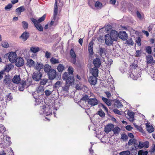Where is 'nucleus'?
<instances>
[{"instance_id":"1","label":"nucleus","mask_w":155,"mask_h":155,"mask_svg":"<svg viewBox=\"0 0 155 155\" xmlns=\"http://www.w3.org/2000/svg\"><path fill=\"white\" fill-rule=\"evenodd\" d=\"M69 74L68 73L65 72L62 75V78L64 80H66V85L62 87V90L67 91L69 88L70 85L73 84L74 82V79L73 77L69 76Z\"/></svg>"},{"instance_id":"2","label":"nucleus","mask_w":155,"mask_h":155,"mask_svg":"<svg viewBox=\"0 0 155 155\" xmlns=\"http://www.w3.org/2000/svg\"><path fill=\"white\" fill-rule=\"evenodd\" d=\"M53 109V108H51V111H50V107L48 106L44 105L42 106H40L39 112L40 114H44L46 116H48L52 114V110Z\"/></svg>"},{"instance_id":"3","label":"nucleus","mask_w":155,"mask_h":155,"mask_svg":"<svg viewBox=\"0 0 155 155\" xmlns=\"http://www.w3.org/2000/svg\"><path fill=\"white\" fill-rule=\"evenodd\" d=\"M5 57H8L10 62L14 63L17 58V55L16 52L11 51L6 54Z\"/></svg>"},{"instance_id":"4","label":"nucleus","mask_w":155,"mask_h":155,"mask_svg":"<svg viewBox=\"0 0 155 155\" xmlns=\"http://www.w3.org/2000/svg\"><path fill=\"white\" fill-rule=\"evenodd\" d=\"M58 14V6L57 1L56 0L55 1V2L54 5V14H53V18L51 21L50 24V26L53 25L54 24V23L55 21V20L56 19L57 15Z\"/></svg>"},{"instance_id":"5","label":"nucleus","mask_w":155,"mask_h":155,"mask_svg":"<svg viewBox=\"0 0 155 155\" xmlns=\"http://www.w3.org/2000/svg\"><path fill=\"white\" fill-rule=\"evenodd\" d=\"M31 20L34 24L36 28L38 31H43V27L41 25L39 24V23L38 22V21H37V20L33 18H31Z\"/></svg>"},{"instance_id":"6","label":"nucleus","mask_w":155,"mask_h":155,"mask_svg":"<svg viewBox=\"0 0 155 155\" xmlns=\"http://www.w3.org/2000/svg\"><path fill=\"white\" fill-rule=\"evenodd\" d=\"M47 74L50 80H53L56 77L57 72L55 69L53 68L47 73Z\"/></svg>"},{"instance_id":"7","label":"nucleus","mask_w":155,"mask_h":155,"mask_svg":"<svg viewBox=\"0 0 155 155\" xmlns=\"http://www.w3.org/2000/svg\"><path fill=\"white\" fill-rule=\"evenodd\" d=\"M14 62L15 65L18 67L22 66L24 65L25 63L24 60L21 57L17 58Z\"/></svg>"},{"instance_id":"8","label":"nucleus","mask_w":155,"mask_h":155,"mask_svg":"<svg viewBox=\"0 0 155 155\" xmlns=\"http://www.w3.org/2000/svg\"><path fill=\"white\" fill-rule=\"evenodd\" d=\"M42 74L40 71L35 72L33 73L32 78L33 79L36 81H38L41 78Z\"/></svg>"},{"instance_id":"9","label":"nucleus","mask_w":155,"mask_h":155,"mask_svg":"<svg viewBox=\"0 0 155 155\" xmlns=\"http://www.w3.org/2000/svg\"><path fill=\"white\" fill-rule=\"evenodd\" d=\"M3 83L9 89H11L13 87V84L11 79L8 77H6L4 79Z\"/></svg>"},{"instance_id":"10","label":"nucleus","mask_w":155,"mask_h":155,"mask_svg":"<svg viewBox=\"0 0 155 155\" xmlns=\"http://www.w3.org/2000/svg\"><path fill=\"white\" fill-rule=\"evenodd\" d=\"M105 40L106 44L110 46L112 45L114 41L113 39L110 36L109 34H107L105 36Z\"/></svg>"},{"instance_id":"11","label":"nucleus","mask_w":155,"mask_h":155,"mask_svg":"<svg viewBox=\"0 0 155 155\" xmlns=\"http://www.w3.org/2000/svg\"><path fill=\"white\" fill-rule=\"evenodd\" d=\"M87 96L85 95L83 97L81 100L80 102L81 103V106L84 109L86 110L87 107Z\"/></svg>"},{"instance_id":"12","label":"nucleus","mask_w":155,"mask_h":155,"mask_svg":"<svg viewBox=\"0 0 155 155\" xmlns=\"http://www.w3.org/2000/svg\"><path fill=\"white\" fill-rule=\"evenodd\" d=\"M119 37L123 40H125L128 38V35L125 31H120L118 34Z\"/></svg>"},{"instance_id":"13","label":"nucleus","mask_w":155,"mask_h":155,"mask_svg":"<svg viewBox=\"0 0 155 155\" xmlns=\"http://www.w3.org/2000/svg\"><path fill=\"white\" fill-rule=\"evenodd\" d=\"M35 64V62L33 60L31 59H27L26 63V66L27 67L29 68H34Z\"/></svg>"},{"instance_id":"14","label":"nucleus","mask_w":155,"mask_h":155,"mask_svg":"<svg viewBox=\"0 0 155 155\" xmlns=\"http://www.w3.org/2000/svg\"><path fill=\"white\" fill-rule=\"evenodd\" d=\"M146 59L147 64H151L153 65L155 62V61L153 60V58L151 55H149L147 56Z\"/></svg>"},{"instance_id":"15","label":"nucleus","mask_w":155,"mask_h":155,"mask_svg":"<svg viewBox=\"0 0 155 155\" xmlns=\"http://www.w3.org/2000/svg\"><path fill=\"white\" fill-rule=\"evenodd\" d=\"M93 63L95 67L99 68L101 65V62L99 58L94 59L93 61Z\"/></svg>"},{"instance_id":"16","label":"nucleus","mask_w":155,"mask_h":155,"mask_svg":"<svg viewBox=\"0 0 155 155\" xmlns=\"http://www.w3.org/2000/svg\"><path fill=\"white\" fill-rule=\"evenodd\" d=\"M88 103L92 106L97 105L98 104V101L95 98H88Z\"/></svg>"},{"instance_id":"17","label":"nucleus","mask_w":155,"mask_h":155,"mask_svg":"<svg viewBox=\"0 0 155 155\" xmlns=\"http://www.w3.org/2000/svg\"><path fill=\"white\" fill-rule=\"evenodd\" d=\"M127 118L131 122H133L134 120V113L130 110H129L127 111Z\"/></svg>"},{"instance_id":"18","label":"nucleus","mask_w":155,"mask_h":155,"mask_svg":"<svg viewBox=\"0 0 155 155\" xmlns=\"http://www.w3.org/2000/svg\"><path fill=\"white\" fill-rule=\"evenodd\" d=\"M97 77L95 76H91L89 77L88 81L91 85H95L97 82Z\"/></svg>"},{"instance_id":"19","label":"nucleus","mask_w":155,"mask_h":155,"mask_svg":"<svg viewBox=\"0 0 155 155\" xmlns=\"http://www.w3.org/2000/svg\"><path fill=\"white\" fill-rule=\"evenodd\" d=\"M110 36L113 39V41H115L118 36V32L115 30H112L110 33Z\"/></svg>"},{"instance_id":"20","label":"nucleus","mask_w":155,"mask_h":155,"mask_svg":"<svg viewBox=\"0 0 155 155\" xmlns=\"http://www.w3.org/2000/svg\"><path fill=\"white\" fill-rule=\"evenodd\" d=\"M21 80L19 75H15L12 79V82L15 84H19Z\"/></svg>"},{"instance_id":"21","label":"nucleus","mask_w":155,"mask_h":155,"mask_svg":"<svg viewBox=\"0 0 155 155\" xmlns=\"http://www.w3.org/2000/svg\"><path fill=\"white\" fill-rule=\"evenodd\" d=\"M29 36V33L25 31L22 33L20 37V38L22 39L23 41H25L27 40Z\"/></svg>"},{"instance_id":"22","label":"nucleus","mask_w":155,"mask_h":155,"mask_svg":"<svg viewBox=\"0 0 155 155\" xmlns=\"http://www.w3.org/2000/svg\"><path fill=\"white\" fill-rule=\"evenodd\" d=\"M113 128H114V125L113 124H109L107 125L104 128V131L106 132L109 133L112 130Z\"/></svg>"},{"instance_id":"23","label":"nucleus","mask_w":155,"mask_h":155,"mask_svg":"<svg viewBox=\"0 0 155 155\" xmlns=\"http://www.w3.org/2000/svg\"><path fill=\"white\" fill-rule=\"evenodd\" d=\"M91 72L93 75V76L97 77L98 76V70L97 68L94 67L92 68L91 70Z\"/></svg>"},{"instance_id":"24","label":"nucleus","mask_w":155,"mask_h":155,"mask_svg":"<svg viewBox=\"0 0 155 155\" xmlns=\"http://www.w3.org/2000/svg\"><path fill=\"white\" fill-rule=\"evenodd\" d=\"M43 65L42 64L37 62V63L35 64L34 67V68L40 71V70L43 68Z\"/></svg>"},{"instance_id":"25","label":"nucleus","mask_w":155,"mask_h":155,"mask_svg":"<svg viewBox=\"0 0 155 155\" xmlns=\"http://www.w3.org/2000/svg\"><path fill=\"white\" fill-rule=\"evenodd\" d=\"M70 54L72 58V60L71 61L72 62L73 64H75L76 61V57L75 54L73 49H71V50Z\"/></svg>"},{"instance_id":"26","label":"nucleus","mask_w":155,"mask_h":155,"mask_svg":"<svg viewBox=\"0 0 155 155\" xmlns=\"http://www.w3.org/2000/svg\"><path fill=\"white\" fill-rule=\"evenodd\" d=\"M14 67V65L12 64H7L5 67V71L7 72H8Z\"/></svg>"},{"instance_id":"27","label":"nucleus","mask_w":155,"mask_h":155,"mask_svg":"<svg viewBox=\"0 0 155 155\" xmlns=\"http://www.w3.org/2000/svg\"><path fill=\"white\" fill-rule=\"evenodd\" d=\"M43 87L41 86H39L36 89V92L37 93L40 95H41L43 93L44 91Z\"/></svg>"},{"instance_id":"28","label":"nucleus","mask_w":155,"mask_h":155,"mask_svg":"<svg viewBox=\"0 0 155 155\" xmlns=\"http://www.w3.org/2000/svg\"><path fill=\"white\" fill-rule=\"evenodd\" d=\"M43 69L44 71L48 73L49 72L52 68L51 66L48 64H46L44 66H43Z\"/></svg>"},{"instance_id":"29","label":"nucleus","mask_w":155,"mask_h":155,"mask_svg":"<svg viewBox=\"0 0 155 155\" xmlns=\"http://www.w3.org/2000/svg\"><path fill=\"white\" fill-rule=\"evenodd\" d=\"M93 43L92 41L90 42L89 44L88 50L91 55H93L94 53L93 49Z\"/></svg>"},{"instance_id":"30","label":"nucleus","mask_w":155,"mask_h":155,"mask_svg":"<svg viewBox=\"0 0 155 155\" xmlns=\"http://www.w3.org/2000/svg\"><path fill=\"white\" fill-rule=\"evenodd\" d=\"M25 10V8L24 7L22 6L17 8L15 11L18 15H20L21 12H24Z\"/></svg>"},{"instance_id":"31","label":"nucleus","mask_w":155,"mask_h":155,"mask_svg":"<svg viewBox=\"0 0 155 155\" xmlns=\"http://www.w3.org/2000/svg\"><path fill=\"white\" fill-rule=\"evenodd\" d=\"M146 127L147 130L148 132L151 133L154 131V128L152 126H150L147 123L146 124Z\"/></svg>"},{"instance_id":"32","label":"nucleus","mask_w":155,"mask_h":155,"mask_svg":"<svg viewBox=\"0 0 155 155\" xmlns=\"http://www.w3.org/2000/svg\"><path fill=\"white\" fill-rule=\"evenodd\" d=\"M23 82L25 85L26 88L31 85L32 84L31 80V79H28L27 81H23Z\"/></svg>"},{"instance_id":"33","label":"nucleus","mask_w":155,"mask_h":155,"mask_svg":"<svg viewBox=\"0 0 155 155\" xmlns=\"http://www.w3.org/2000/svg\"><path fill=\"white\" fill-rule=\"evenodd\" d=\"M39 48L38 47L32 46L31 47L30 50L31 52L34 53H36L39 51Z\"/></svg>"},{"instance_id":"34","label":"nucleus","mask_w":155,"mask_h":155,"mask_svg":"<svg viewBox=\"0 0 155 155\" xmlns=\"http://www.w3.org/2000/svg\"><path fill=\"white\" fill-rule=\"evenodd\" d=\"M145 50L146 52L148 54H150L152 52L151 47L150 46L145 47Z\"/></svg>"},{"instance_id":"35","label":"nucleus","mask_w":155,"mask_h":155,"mask_svg":"<svg viewBox=\"0 0 155 155\" xmlns=\"http://www.w3.org/2000/svg\"><path fill=\"white\" fill-rule=\"evenodd\" d=\"M114 106L117 108H121L123 107V106L120 102L119 100H117L114 103Z\"/></svg>"},{"instance_id":"36","label":"nucleus","mask_w":155,"mask_h":155,"mask_svg":"<svg viewBox=\"0 0 155 155\" xmlns=\"http://www.w3.org/2000/svg\"><path fill=\"white\" fill-rule=\"evenodd\" d=\"M57 69L59 72H61L64 70V67L63 64H60L58 66Z\"/></svg>"},{"instance_id":"37","label":"nucleus","mask_w":155,"mask_h":155,"mask_svg":"<svg viewBox=\"0 0 155 155\" xmlns=\"http://www.w3.org/2000/svg\"><path fill=\"white\" fill-rule=\"evenodd\" d=\"M50 61L52 64H56L59 63V60L56 59L54 57L52 58L50 60Z\"/></svg>"},{"instance_id":"38","label":"nucleus","mask_w":155,"mask_h":155,"mask_svg":"<svg viewBox=\"0 0 155 155\" xmlns=\"http://www.w3.org/2000/svg\"><path fill=\"white\" fill-rule=\"evenodd\" d=\"M25 87H26L23 81H22L19 85L18 87L19 90L20 91H23Z\"/></svg>"},{"instance_id":"39","label":"nucleus","mask_w":155,"mask_h":155,"mask_svg":"<svg viewBox=\"0 0 155 155\" xmlns=\"http://www.w3.org/2000/svg\"><path fill=\"white\" fill-rule=\"evenodd\" d=\"M102 4L99 1H97L95 3V6L98 9L101 8L102 7Z\"/></svg>"},{"instance_id":"40","label":"nucleus","mask_w":155,"mask_h":155,"mask_svg":"<svg viewBox=\"0 0 155 155\" xmlns=\"http://www.w3.org/2000/svg\"><path fill=\"white\" fill-rule=\"evenodd\" d=\"M137 140L136 139H130L128 142L129 145H132L133 144H135L137 142Z\"/></svg>"},{"instance_id":"41","label":"nucleus","mask_w":155,"mask_h":155,"mask_svg":"<svg viewBox=\"0 0 155 155\" xmlns=\"http://www.w3.org/2000/svg\"><path fill=\"white\" fill-rule=\"evenodd\" d=\"M120 128L118 127L114 128L112 130L114 134H118L119 132L120 131Z\"/></svg>"},{"instance_id":"42","label":"nucleus","mask_w":155,"mask_h":155,"mask_svg":"<svg viewBox=\"0 0 155 155\" xmlns=\"http://www.w3.org/2000/svg\"><path fill=\"white\" fill-rule=\"evenodd\" d=\"M147 151H144L143 150H140L138 152V155H147Z\"/></svg>"},{"instance_id":"43","label":"nucleus","mask_w":155,"mask_h":155,"mask_svg":"<svg viewBox=\"0 0 155 155\" xmlns=\"http://www.w3.org/2000/svg\"><path fill=\"white\" fill-rule=\"evenodd\" d=\"M106 31L108 32L111 30L112 28V26L110 25H108L104 27Z\"/></svg>"},{"instance_id":"44","label":"nucleus","mask_w":155,"mask_h":155,"mask_svg":"<svg viewBox=\"0 0 155 155\" xmlns=\"http://www.w3.org/2000/svg\"><path fill=\"white\" fill-rule=\"evenodd\" d=\"M98 114L101 117H104L105 116V113L101 109H100L97 112Z\"/></svg>"},{"instance_id":"45","label":"nucleus","mask_w":155,"mask_h":155,"mask_svg":"<svg viewBox=\"0 0 155 155\" xmlns=\"http://www.w3.org/2000/svg\"><path fill=\"white\" fill-rule=\"evenodd\" d=\"M22 26L23 28L26 29H27L28 27V24L27 22L25 21H23L22 22Z\"/></svg>"},{"instance_id":"46","label":"nucleus","mask_w":155,"mask_h":155,"mask_svg":"<svg viewBox=\"0 0 155 155\" xmlns=\"http://www.w3.org/2000/svg\"><path fill=\"white\" fill-rule=\"evenodd\" d=\"M130 153V151L129 150L123 151L119 153V155H129Z\"/></svg>"},{"instance_id":"47","label":"nucleus","mask_w":155,"mask_h":155,"mask_svg":"<svg viewBox=\"0 0 155 155\" xmlns=\"http://www.w3.org/2000/svg\"><path fill=\"white\" fill-rule=\"evenodd\" d=\"M62 82L60 81H57L55 84L54 85V87L55 88H59L60 87Z\"/></svg>"},{"instance_id":"48","label":"nucleus","mask_w":155,"mask_h":155,"mask_svg":"<svg viewBox=\"0 0 155 155\" xmlns=\"http://www.w3.org/2000/svg\"><path fill=\"white\" fill-rule=\"evenodd\" d=\"M1 45L4 48H7L9 46L8 43L6 41H3L1 43Z\"/></svg>"},{"instance_id":"49","label":"nucleus","mask_w":155,"mask_h":155,"mask_svg":"<svg viewBox=\"0 0 155 155\" xmlns=\"http://www.w3.org/2000/svg\"><path fill=\"white\" fill-rule=\"evenodd\" d=\"M5 139L6 141H4V142L7 143L8 144H10V137H8L7 136H5L4 137V140Z\"/></svg>"},{"instance_id":"50","label":"nucleus","mask_w":155,"mask_h":155,"mask_svg":"<svg viewBox=\"0 0 155 155\" xmlns=\"http://www.w3.org/2000/svg\"><path fill=\"white\" fill-rule=\"evenodd\" d=\"M52 90L50 91L49 90H47L45 91V93L46 96H48L52 93Z\"/></svg>"},{"instance_id":"51","label":"nucleus","mask_w":155,"mask_h":155,"mask_svg":"<svg viewBox=\"0 0 155 155\" xmlns=\"http://www.w3.org/2000/svg\"><path fill=\"white\" fill-rule=\"evenodd\" d=\"M5 131V128L3 125L0 124V132L3 133Z\"/></svg>"},{"instance_id":"52","label":"nucleus","mask_w":155,"mask_h":155,"mask_svg":"<svg viewBox=\"0 0 155 155\" xmlns=\"http://www.w3.org/2000/svg\"><path fill=\"white\" fill-rule=\"evenodd\" d=\"M91 147L89 149V150L90 152V153L92 155H94L93 154H94V150L92 149V148L93 146L94 145V143H93L91 142Z\"/></svg>"},{"instance_id":"53","label":"nucleus","mask_w":155,"mask_h":155,"mask_svg":"<svg viewBox=\"0 0 155 155\" xmlns=\"http://www.w3.org/2000/svg\"><path fill=\"white\" fill-rule=\"evenodd\" d=\"M141 39L140 37H138L136 40V42L138 46L141 45Z\"/></svg>"},{"instance_id":"54","label":"nucleus","mask_w":155,"mask_h":155,"mask_svg":"<svg viewBox=\"0 0 155 155\" xmlns=\"http://www.w3.org/2000/svg\"><path fill=\"white\" fill-rule=\"evenodd\" d=\"M128 137L125 134H122L121 135V139L125 140H127Z\"/></svg>"},{"instance_id":"55","label":"nucleus","mask_w":155,"mask_h":155,"mask_svg":"<svg viewBox=\"0 0 155 155\" xmlns=\"http://www.w3.org/2000/svg\"><path fill=\"white\" fill-rule=\"evenodd\" d=\"M46 17V15H44L42 16L39 19L37 20L38 21V23L43 21L44 20Z\"/></svg>"},{"instance_id":"56","label":"nucleus","mask_w":155,"mask_h":155,"mask_svg":"<svg viewBox=\"0 0 155 155\" xmlns=\"http://www.w3.org/2000/svg\"><path fill=\"white\" fill-rule=\"evenodd\" d=\"M135 56L136 57H140L141 55V50H137L135 53Z\"/></svg>"},{"instance_id":"57","label":"nucleus","mask_w":155,"mask_h":155,"mask_svg":"<svg viewBox=\"0 0 155 155\" xmlns=\"http://www.w3.org/2000/svg\"><path fill=\"white\" fill-rule=\"evenodd\" d=\"M68 71L70 74H72L74 72L73 68L71 67H69L68 69Z\"/></svg>"},{"instance_id":"58","label":"nucleus","mask_w":155,"mask_h":155,"mask_svg":"<svg viewBox=\"0 0 155 155\" xmlns=\"http://www.w3.org/2000/svg\"><path fill=\"white\" fill-rule=\"evenodd\" d=\"M130 76L132 77V78H133L134 79V80H136L137 79V77L138 76V75H135L134 73H132L130 74Z\"/></svg>"},{"instance_id":"59","label":"nucleus","mask_w":155,"mask_h":155,"mask_svg":"<svg viewBox=\"0 0 155 155\" xmlns=\"http://www.w3.org/2000/svg\"><path fill=\"white\" fill-rule=\"evenodd\" d=\"M144 147L145 148H148L149 146V142L146 141L143 142Z\"/></svg>"},{"instance_id":"60","label":"nucleus","mask_w":155,"mask_h":155,"mask_svg":"<svg viewBox=\"0 0 155 155\" xmlns=\"http://www.w3.org/2000/svg\"><path fill=\"white\" fill-rule=\"evenodd\" d=\"M47 82L46 79H42L40 81V84L42 85H45Z\"/></svg>"},{"instance_id":"61","label":"nucleus","mask_w":155,"mask_h":155,"mask_svg":"<svg viewBox=\"0 0 155 155\" xmlns=\"http://www.w3.org/2000/svg\"><path fill=\"white\" fill-rule=\"evenodd\" d=\"M113 111L114 113L115 114H118L119 115H121V112L119 110L117 109H114L113 110Z\"/></svg>"},{"instance_id":"62","label":"nucleus","mask_w":155,"mask_h":155,"mask_svg":"<svg viewBox=\"0 0 155 155\" xmlns=\"http://www.w3.org/2000/svg\"><path fill=\"white\" fill-rule=\"evenodd\" d=\"M127 44L129 45H133L134 43L132 39H130L129 40H128L127 41Z\"/></svg>"},{"instance_id":"63","label":"nucleus","mask_w":155,"mask_h":155,"mask_svg":"<svg viewBox=\"0 0 155 155\" xmlns=\"http://www.w3.org/2000/svg\"><path fill=\"white\" fill-rule=\"evenodd\" d=\"M139 145L138 147L140 148L141 149L144 147L143 142L142 143V142L140 141L139 142Z\"/></svg>"},{"instance_id":"64","label":"nucleus","mask_w":155,"mask_h":155,"mask_svg":"<svg viewBox=\"0 0 155 155\" xmlns=\"http://www.w3.org/2000/svg\"><path fill=\"white\" fill-rule=\"evenodd\" d=\"M12 7V5L11 4H9L7 6L5 7V9L6 10L9 9Z\"/></svg>"}]
</instances>
